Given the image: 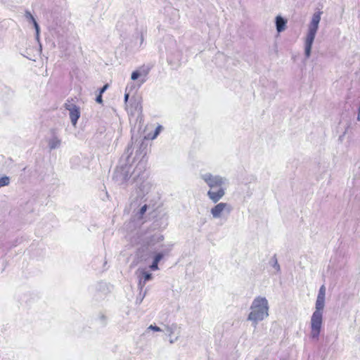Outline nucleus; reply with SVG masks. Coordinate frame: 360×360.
I'll list each match as a JSON object with an SVG mask.
<instances>
[{"label":"nucleus","mask_w":360,"mask_h":360,"mask_svg":"<svg viewBox=\"0 0 360 360\" xmlns=\"http://www.w3.org/2000/svg\"><path fill=\"white\" fill-rule=\"evenodd\" d=\"M201 179L210 188L207 193L210 200L214 203L218 202L226 193V188L223 187V185L226 184L227 179L211 173L201 174Z\"/></svg>","instance_id":"1"},{"label":"nucleus","mask_w":360,"mask_h":360,"mask_svg":"<svg viewBox=\"0 0 360 360\" xmlns=\"http://www.w3.org/2000/svg\"><path fill=\"white\" fill-rule=\"evenodd\" d=\"M248 320L251 321L255 327L259 321H263L269 316V303L266 297H257L254 299L250 306Z\"/></svg>","instance_id":"2"},{"label":"nucleus","mask_w":360,"mask_h":360,"mask_svg":"<svg viewBox=\"0 0 360 360\" xmlns=\"http://www.w3.org/2000/svg\"><path fill=\"white\" fill-rule=\"evenodd\" d=\"M133 148L132 143H129L127 148L125 150L124 155H123L121 158V162L124 158V156L126 155L124 162L120 163L119 166L116 167L115 169L112 179L118 184L122 185L127 182L129 178V172H130V165H129V159L131 155L133 153Z\"/></svg>","instance_id":"3"},{"label":"nucleus","mask_w":360,"mask_h":360,"mask_svg":"<svg viewBox=\"0 0 360 360\" xmlns=\"http://www.w3.org/2000/svg\"><path fill=\"white\" fill-rule=\"evenodd\" d=\"M321 14V11L314 13L309 25L304 42V56L306 58H309L311 56L312 45L319 29Z\"/></svg>","instance_id":"4"},{"label":"nucleus","mask_w":360,"mask_h":360,"mask_svg":"<svg viewBox=\"0 0 360 360\" xmlns=\"http://www.w3.org/2000/svg\"><path fill=\"white\" fill-rule=\"evenodd\" d=\"M311 318V337L312 338H318L319 336L323 322V308L315 307Z\"/></svg>","instance_id":"5"},{"label":"nucleus","mask_w":360,"mask_h":360,"mask_svg":"<svg viewBox=\"0 0 360 360\" xmlns=\"http://www.w3.org/2000/svg\"><path fill=\"white\" fill-rule=\"evenodd\" d=\"M139 173H140V177H137L134 174V172L131 175L134 176V181L138 186L139 189V197L142 198L144 196L145 193H148L150 186L149 183L146 181V178L148 177V174L146 172V169L139 170Z\"/></svg>","instance_id":"6"},{"label":"nucleus","mask_w":360,"mask_h":360,"mask_svg":"<svg viewBox=\"0 0 360 360\" xmlns=\"http://www.w3.org/2000/svg\"><path fill=\"white\" fill-rule=\"evenodd\" d=\"M147 147L148 143L142 140L139 144V148L136 152L135 158H138L139 156H141V158L139 163L137 164L136 168L134 169V174L137 177H140V173H139V170L146 169V160H144V158L147 153Z\"/></svg>","instance_id":"7"},{"label":"nucleus","mask_w":360,"mask_h":360,"mask_svg":"<svg viewBox=\"0 0 360 360\" xmlns=\"http://www.w3.org/2000/svg\"><path fill=\"white\" fill-rule=\"evenodd\" d=\"M232 210L233 207L231 205L226 202H219L210 210V213L213 218L219 219L225 214L229 216Z\"/></svg>","instance_id":"8"},{"label":"nucleus","mask_w":360,"mask_h":360,"mask_svg":"<svg viewBox=\"0 0 360 360\" xmlns=\"http://www.w3.org/2000/svg\"><path fill=\"white\" fill-rule=\"evenodd\" d=\"M65 108L70 112V118L73 126L77 123L80 117V109L73 103H65Z\"/></svg>","instance_id":"9"},{"label":"nucleus","mask_w":360,"mask_h":360,"mask_svg":"<svg viewBox=\"0 0 360 360\" xmlns=\"http://www.w3.org/2000/svg\"><path fill=\"white\" fill-rule=\"evenodd\" d=\"M171 250V247L169 248L163 250L162 251L156 253L153 259L152 264L149 266V268L151 271H157L159 269L158 263L161 261V259L164 257L165 255H168L169 252Z\"/></svg>","instance_id":"10"},{"label":"nucleus","mask_w":360,"mask_h":360,"mask_svg":"<svg viewBox=\"0 0 360 360\" xmlns=\"http://www.w3.org/2000/svg\"><path fill=\"white\" fill-rule=\"evenodd\" d=\"M326 288L323 285L321 286L317 295L315 307L324 308L325 306Z\"/></svg>","instance_id":"11"},{"label":"nucleus","mask_w":360,"mask_h":360,"mask_svg":"<svg viewBox=\"0 0 360 360\" xmlns=\"http://www.w3.org/2000/svg\"><path fill=\"white\" fill-rule=\"evenodd\" d=\"M276 27L278 32H281L285 30L287 20L281 17V15H278L275 19Z\"/></svg>","instance_id":"12"},{"label":"nucleus","mask_w":360,"mask_h":360,"mask_svg":"<svg viewBox=\"0 0 360 360\" xmlns=\"http://www.w3.org/2000/svg\"><path fill=\"white\" fill-rule=\"evenodd\" d=\"M53 136L49 141V147L51 150L58 148L60 146L61 140L57 137L55 131H52Z\"/></svg>","instance_id":"13"},{"label":"nucleus","mask_w":360,"mask_h":360,"mask_svg":"<svg viewBox=\"0 0 360 360\" xmlns=\"http://www.w3.org/2000/svg\"><path fill=\"white\" fill-rule=\"evenodd\" d=\"M25 15V18L27 20H30L32 21V22L33 23L35 31H36L37 39H39V31H40V28H39V24L37 23V22L36 21L35 18H34V16L31 14V13L30 11H26Z\"/></svg>","instance_id":"14"},{"label":"nucleus","mask_w":360,"mask_h":360,"mask_svg":"<svg viewBox=\"0 0 360 360\" xmlns=\"http://www.w3.org/2000/svg\"><path fill=\"white\" fill-rule=\"evenodd\" d=\"M146 32V29L141 26L140 28H136V34L137 37L140 39V46L143 43L144 41V34Z\"/></svg>","instance_id":"15"},{"label":"nucleus","mask_w":360,"mask_h":360,"mask_svg":"<svg viewBox=\"0 0 360 360\" xmlns=\"http://www.w3.org/2000/svg\"><path fill=\"white\" fill-rule=\"evenodd\" d=\"M142 278L143 279V285L146 283V282L150 281L153 278V274L150 272L146 271L145 270H142L141 271Z\"/></svg>","instance_id":"16"},{"label":"nucleus","mask_w":360,"mask_h":360,"mask_svg":"<svg viewBox=\"0 0 360 360\" xmlns=\"http://www.w3.org/2000/svg\"><path fill=\"white\" fill-rule=\"evenodd\" d=\"M269 263L276 270L277 272H279L281 271V267H280L279 264L278 263V260H277L276 255H274L271 257Z\"/></svg>","instance_id":"17"},{"label":"nucleus","mask_w":360,"mask_h":360,"mask_svg":"<svg viewBox=\"0 0 360 360\" xmlns=\"http://www.w3.org/2000/svg\"><path fill=\"white\" fill-rule=\"evenodd\" d=\"M10 184V178L7 176H4L0 178V188L8 186Z\"/></svg>","instance_id":"18"},{"label":"nucleus","mask_w":360,"mask_h":360,"mask_svg":"<svg viewBox=\"0 0 360 360\" xmlns=\"http://www.w3.org/2000/svg\"><path fill=\"white\" fill-rule=\"evenodd\" d=\"M176 328H177V325L176 323H173L170 326H166L167 332L168 333L169 336L172 335L174 333V331L176 330Z\"/></svg>","instance_id":"19"},{"label":"nucleus","mask_w":360,"mask_h":360,"mask_svg":"<svg viewBox=\"0 0 360 360\" xmlns=\"http://www.w3.org/2000/svg\"><path fill=\"white\" fill-rule=\"evenodd\" d=\"M141 76V71L136 70L132 72L131 75V79L134 81V80L138 79L139 77H140Z\"/></svg>","instance_id":"20"},{"label":"nucleus","mask_w":360,"mask_h":360,"mask_svg":"<svg viewBox=\"0 0 360 360\" xmlns=\"http://www.w3.org/2000/svg\"><path fill=\"white\" fill-rule=\"evenodd\" d=\"M162 129V126H161V125L158 126L154 131L153 136H152V139H155L158 136V135L160 133Z\"/></svg>","instance_id":"21"},{"label":"nucleus","mask_w":360,"mask_h":360,"mask_svg":"<svg viewBox=\"0 0 360 360\" xmlns=\"http://www.w3.org/2000/svg\"><path fill=\"white\" fill-rule=\"evenodd\" d=\"M139 70L141 72V76H143L144 77H146L150 71V68H146L144 67H142Z\"/></svg>","instance_id":"22"},{"label":"nucleus","mask_w":360,"mask_h":360,"mask_svg":"<svg viewBox=\"0 0 360 360\" xmlns=\"http://www.w3.org/2000/svg\"><path fill=\"white\" fill-rule=\"evenodd\" d=\"M147 208H148V205H144L143 206H142L139 210V214L141 215H143L145 214V212H146L147 210Z\"/></svg>","instance_id":"23"},{"label":"nucleus","mask_w":360,"mask_h":360,"mask_svg":"<svg viewBox=\"0 0 360 360\" xmlns=\"http://www.w3.org/2000/svg\"><path fill=\"white\" fill-rule=\"evenodd\" d=\"M148 329L154 330V331H160L161 330L160 328L155 325H150L148 327Z\"/></svg>","instance_id":"24"},{"label":"nucleus","mask_w":360,"mask_h":360,"mask_svg":"<svg viewBox=\"0 0 360 360\" xmlns=\"http://www.w3.org/2000/svg\"><path fill=\"white\" fill-rule=\"evenodd\" d=\"M108 86H108V84H105L103 87H101V88L100 89V90H99V94H103V93L107 90V89L108 88Z\"/></svg>","instance_id":"25"},{"label":"nucleus","mask_w":360,"mask_h":360,"mask_svg":"<svg viewBox=\"0 0 360 360\" xmlns=\"http://www.w3.org/2000/svg\"><path fill=\"white\" fill-rule=\"evenodd\" d=\"M96 101L98 103H103V98H102V94H98L96 98Z\"/></svg>","instance_id":"26"},{"label":"nucleus","mask_w":360,"mask_h":360,"mask_svg":"<svg viewBox=\"0 0 360 360\" xmlns=\"http://www.w3.org/2000/svg\"><path fill=\"white\" fill-rule=\"evenodd\" d=\"M136 110H138L140 112H142V106H141V104L140 102H136Z\"/></svg>","instance_id":"27"},{"label":"nucleus","mask_w":360,"mask_h":360,"mask_svg":"<svg viewBox=\"0 0 360 360\" xmlns=\"http://www.w3.org/2000/svg\"><path fill=\"white\" fill-rule=\"evenodd\" d=\"M145 285H143V278H140L139 280V287L142 289L143 287Z\"/></svg>","instance_id":"28"},{"label":"nucleus","mask_w":360,"mask_h":360,"mask_svg":"<svg viewBox=\"0 0 360 360\" xmlns=\"http://www.w3.org/2000/svg\"><path fill=\"white\" fill-rule=\"evenodd\" d=\"M129 94H124V102L127 103L128 99H129Z\"/></svg>","instance_id":"29"},{"label":"nucleus","mask_w":360,"mask_h":360,"mask_svg":"<svg viewBox=\"0 0 360 360\" xmlns=\"http://www.w3.org/2000/svg\"><path fill=\"white\" fill-rule=\"evenodd\" d=\"M177 339H178V337H176L174 340L171 339V340H169V342H170L171 344H172V343H174L176 340H177Z\"/></svg>","instance_id":"30"},{"label":"nucleus","mask_w":360,"mask_h":360,"mask_svg":"<svg viewBox=\"0 0 360 360\" xmlns=\"http://www.w3.org/2000/svg\"><path fill=\"white\" fill-rule=\"evenodd\" d=\"M163 240V236H160L158 237V241H160V240Z\"/></svg>","instance_id":"31"},{"label":"nucleus","mask_w":360,"mask_h":360,"mask_svg":"<svg viewBox=\"0 0 360 360\" xmlns=\"http://www.w3.org/2000/svg\"><path fill=\"white\" fill-rule=\"evenodd\" d=\"M145 82H146V79L145 78L141 79V84L144 83Z\"/></svg>","instance_id":"32"},{"label":"nucleus","mask_w":360,"mask_h":360,"mask_svg":"<svg viewBox=\"0 0 360 360\" xmlns=\"http://www.w3.org/2000/svg\"><path fill=\"white\" fill-rule=\"evenodd\" d=\"M101 318L102 319H103V320H105V316H103V315H102V316H101Z\"/></svg>","instance_id":"33"},{"label":"nucleus","mask_w":360,"mask_h":360,"mask_svg":"<svg viewBox=\"0 0 360 360\" xmlns=\"http://www.w3.org/2000/svg\"><path fill=\"white\" fill-rule=\"evenodd\" d=\"M144 294H146V292H145ZM144 296H145V295H143V297H144ZM142 300H143V297H141V301H142Z\"/></svg>","instance_id":"34"}]
</instances>
